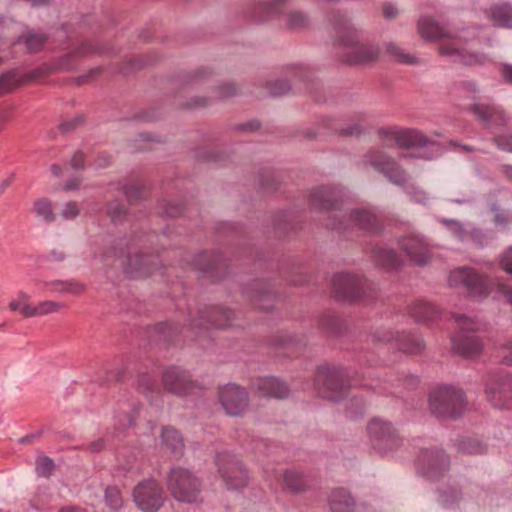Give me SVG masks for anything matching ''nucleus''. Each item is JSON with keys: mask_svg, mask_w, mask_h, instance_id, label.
Returning a JSON list of instances; mask_svg holds the SVG:
<instances>
[{"mask_svg": "<svg viewBox=\"0 0 512 512\" xmlns=\"http://www.w3.org/2000/svg\"><path fill=\"white\" fill-rule=\"evenodd\" d=\"M157 263V258L151 255H136L129 261L131 272H137L141 275H151L153 273L151 266Z\"/></svg>", "mask_w": 512, "mask_h": 512, "instance_id": "obj_31", "label": "nucleus"}, {"mask_svg": "<svg viewBox=\"0 0 512 512\" xmlns=\"http://www.w3.org/2000/svg\"><path fill=\"white\" fill-rule=\"evenodd\" d=\"M461 332L452 338V349L455 353L473 358L482 351V343L475 335L464 334V332L475 331L479 324L476 320L466 317L465 315L453 314Z\"/></svg>", "mask_w": 512, "mask_h": 512, "instance_id": "obj_5", "label": "nucleus"}, {"mask_svg": "<svg viewBox=\"0 0 512 512\" xmlns=\"http://www.w3.org/2000/svg\"><path fill=\"white\" fill-rule=\"evenodd\" d=\"M365 280L346 273L335 274L332 278V288L337 298L353 301L363 295Z\"/></svg>", "mask_w": 512, "mask_h": 512, "instance_id": "obj_14", "label": "nucleus"}, {"mask_svg": "<svg viewBox=\"0 0 512 512\" xmlns=\"http://www.w3.org/2000/svg\"><path fill=\"white\" fill-rule=\"evenodd\" d=\"M66 252L63 248H53L47 254V260L51 262H63L66 259Z\"/></svg>", "mask_w": 512, "mask_h": 512, "instance_id": "obj_51", "label": "nucleus"}, {"mask_svg": "<svg viewBox=\"0 0 512 512\" xmlns=\"http://www.w3.org/2000/svg\"><path fill=\"white\" fill-rule=\"evenodd\" d=\"M232 314L233 313L230 310H223L220 307H212L206 315H201V320H206L217 328H225L230 326Z\"/></svg>", "mask_w": 512, "mask_h": 512, "instance_id": "obj_30", "label": "nucleus"}, {"mask_svg": "<svg viewBox=\"0 0 512 512\" xmlns=\"http://www.w3.org/2000/svg\"><path fill=\"white\" fill-rule=\"evenodd\" d=\"M494 142L499 149L512 153V133L496 136Z\"/></svg>", "mask_w": 512, "mask_h": 512, "instance_id": "obj_48", "label": "nucleus"}, {"mask_svg": "<svg viewBox=\"0 0 512 512\" xmlns=\"http://www.w3.org/2000/svg\"><path fill=\"white\" fill-rule=\"evenodd\" d=\"M254 387L260 397L283 399L289 395L288 385L275 377L259 378Z\"/></svg>", "mask_w": 512, "mask_h": 512, "instance_id": "obj_20", "label": "nucleus"}, {"mask_svg": "<svg viewBox=\"0 0 512 512\" xmlns=\"http://www.w3.org/2000/svg\"><path fill=\"white\" fill-rule=\"evenodd\" d=\"M79 213L80 210L78 204L76 202L70 201L64 205L61 216L66 220H71L76 218Z\"/></svg>", "mask_w": 512, "mask_h": 512, "instance_id": "obj_46", "label": "nucleus"}, {"mask_svg": "<svg viewBox=\"0 0 512 512\" xmlns=\"http://www.w3.org/2000/svg\"><path fill=\"white\" fill-rule=\"evenodd\" d=\"M504 295L507 298V300L512 304V288H506L504 290Z\"/></svg>", "mask_w": 512, "mask_h": 512, "instance_id": "obj_62", "label": "nucleus"}, {"mask_svg": "<svg viewBox=\"0 0 512 512\" xmlns=\"http://www.w3.org/2000/svg\"><path fill=\"white\" fill-rule=\"evenodd\" d=\"M410 315L418 322H426L434 320L438 314L436 307L426 301H415L409 310Z\"/></svg>", "mask_w": 512, "mask_h": 512, "instance_id": "obj_28", "label": "nucleus"}, {"mask_svg": "<svg viewBox=\"0 0 512 512\" xmlns=\"http://www.w3.org/2000/svg\"><path fill=\"white\" fill-rule=\"evenodd\" d=\"M500 267L512 276V246L508 247L501 255Z\"/></svg>", "mask_w": 512, "mask_h": 512, "instance_id": "obj_47", "label": "nucleus"}, {"mask_svg": "<svg viewBox=\"0 0 512 512\" xmlns=\"http://www.w3.org/2000/svg\"><path fill=\"white\" fill-rule=\"evenodd\" d=\"M308 24L306 16L300 12H291L287 16V28L290 30H301Z\"/></svg>", "mask_w": 512, "mask_h": 512, "instance_id": "obj_38", "label": "nucleus"}, {"mask_svg": "<svg viewBox=\"0 0 512 512\" xmlns=\"http://www.w3.org/2000/svg\"><path fill=\"white\" fill-rule=\"evenodd\" d=\"M59 512H84V511L79 508L67 507V508H62Z\"/></svg>", "mask_w": 512, "mask_h": 512, "instance_id": "obj_64", "label": "nucleus"}, {"mask_svg": "<svg viewBox=\"0 0 512 512\" xmlns=\"http://www.w3.org/2000/svg\"><path fill=\"white\" fill-rule=\"evenodd\" d=\"M18 79L13 72L5 73L0 76V95L10 92L17 85Z\"/></svg>", "mask_w": 512, "mask_h": 512, "instance_id": "obj_40", "label": "nucleus"}, {"mask_svg": "<svg viewBox=\"0 0 512 512\" xmlns=\"http://www.w3.org/2000/svg\"><path fill=\"white\" fill-rule=\"evenodd\" d=\"M383 14L386 18L392 19V18L396 17V15L398 14V10L396 9V7H394L391 4H384Z\"/></svg>", "mask_w": 512, "mask_h": 512, "instance_id": "obj_57", "label": "nucleus"}, {"mask_svg": "<svg viewBox=\"0 0 512 512\" xmlns=\"http://www.w3.org/2000/svg\"><path fill=\"white\" fill-rule=\"evenodd\" d=\"M252 301L254 306L267 310L272 307L274 295L269 291L260 292Z\"/></svg>", "mask_w": 512, "mask_h": 512, "instance_id": "obj_41", "label": "nucleus"}, {"mask_svg": "<svg viewBox=\"0 0 512 512\" xmlns=\"http://www.w3.org/2000/svg\"><path fill=\"white\" fill-rule=\"evenodd\" d=\"M333 26L338 34L337 46L344 62L351 65H361L378 58V47L361 40L357 31L344 16L335 15Z\"/></svg>", "mask_w": 512, "mask_h": 512, "instance_id": "obj_2", "label": "nucleus"}, {"mask_svg": "<svg viewBox=\"0 0 512 512\" xmlns=\"http://www.w3.org/2000/svg\"><path fill=\"white\" fill-rule=\"evenodd\" d=\"M432 413L441 418H456L466 406V399L461 389L454 387H439L429 397Z\"/></svg>", "mask_w": 512, "mask_h": 512, "instance_id": "obj_4", "label": "nucleus"}, {"mask_svg": "<svg viewBox=\"0 0 512 512\" xmlns=\"http://www.w3.org/2000/svg\"><path fill=\"white\" fill-rule=\"evenodd\" d=\"M33 209L37 217L43 219L45 222L51 223L56 219L52 203L47 198L37 199L33 204Z\"/></svg>", "mask_w": 512, "mask_h": 512, "instance_id": "obj_36", "label": "nucleus"}, {"mask_svg": "<svg viewBox=\"0 0 512 512\" xmlns=\"http://www.w3.org/2000/svg\"><path fill=\"white\" fill-rule=\"evenodd\" d=\"M47 38L44 34L30 33L22 36L19 41L25 43L30 52H38L41 50Z\"/></svg>", "mask_w": 512, "mask_h": 512, "instance_id": "obj_37", "label": "nucleus"}, {"mask_svg": "<svg viewBox=\"0 0 512 512\" xmlns=\"http://www.w3.org/2000/svg\"><path fill=\"white\" fill-rule=\"evenodd\" d=\"M368 434L373 446L379 451H390L401 445L396 430L388 422L375 418L368 425Z\"/></svg>", "mask_w": 512, "mask_h": 512, "instance_id": "obj_11", "label": "nucleus"}, {"mask_svg": "<svg viewBox=\"0 0 512 512\" xmlns=\"http://www.w3.org/2000/svg\"><path fill=\"white\" fill-rule=\"evenodd\" d=\"M62 302L44 300L34 305L30 303V295L26 292H19L17 297L9 303L12 311H18L25 318L43 317L49 314L60 312L64 308Z\"/></svg>", "mask_w": 512, "mask_h": 512, "instance_id": "obj_10", "label": "nucleus"}, {"mask_svg": "<svg viewBox=\"0 0 512 512\" xmlns=\"http://www.w3.org/2000/svg\"><path fill=\"white\" fill-rule=\"evenodd\" d=\"M343 372L335 367L320 366L316 374V383L322 387H319V391L323 397L331 400L340 398L345 392V385L343 383Z\"/></svg>", "mask_w": 512, "mask_h": 512, "instance_id": "obj_12", "label": "nucleus"}, {"mask_svg": "<svg viewBox=\"0 0 512 512\" xmlns=\"http://www.w3.org/2000/svg\"><path fill=\"white\" fill-rule=\"evenodd\" d=\"M375 261L378 265L391 269L399 265L397 254L391 249L377 248L373 250Z\"/></svg>", "mask_w": 512, "mask_h": 512, "instance_id": "obj_35", "label": "nucleus"}, {"mask_svg": "<svg viewBox=\"0 0 512 512\" xmlns=\"http://www.w3.org/2000/svg\"><path fill=\"white\" fill-rule=\"evenodd\" d=\"M8 122V115L5 113H0V131H2Z\"/></svg>", "mask_w": 512, "mask_h": 512, "instance_id": "obj_61", "label": "nucleus"}, {"mask_svg": "<svg viewBox=\"0 0 512 512\" xmlns=\"http://www.w3.org/2000/svg\"><path fill=\"white\" fill-rule=\"evenodd\" d=\"M236 90L237 89H236L235 85H233L231 83L225 84L219 88V97L227 98V97L233 96L236 94Z\"/></svg>", "mask_w": 512, "mask_h": 512, "instance_id": "obj_52", "label": "nucleus"}, {"mask_svg": "<svg viewBox=\"0 0 512 512\" xmlns=\"http://www.w3.org/2000/svg\"><path fill=\"white\" fill-rule=\"evenodd\" d=\"M289 90L290 85L286 81H277L271 86L270 93L273 96H282L287 94Z\"/></svg>", "mask_w": 512, "mask_h": 512, "instance_id": "obj_49", "label": "nucleus"}, {"mask_svg": "<svg viewBox=\"0 0 512 512\" xmlns=\"http://www.w3.org/2000/svg\"><path fill=\"white\" fill-rule=\"evenodd\" d=\"M397 146L400 148H411L428 146L431 140L419 130L406 129L392 133Z\"/></svg>", "mask_w": 512, "mask_h": 512, "instance_id": "obj_22", "label": "nucleus"}, {"mask_svg": "<svg viewBox=\"0 0 512 512\" xmlns=\"http://www.w3.org/2000/svg\"><path fill=\"white\" fill-rule=\"evenodd\" d=\"M132 496L136 506L142 512H157L165 501L163 488L154 479L138 483L133 489Z\"/></svg>", "mask_w": 512, "mask_h": 512, "instance_id": "obj_7", "label": "nucleus"}, {"mask_svg": "<svg viewBox=\"0 0 512 512\" xmlns=\"http://www.w3.org/2000/svg\"><path fill=\"white\" fill-rule=\"evenodd\" d=\"M45 287L51 293L81 295L86 286L76 280H54L45 283Z\"/></svg>", "mask_w": 512, "mask_h": 512, "instance_id": "obj_24", "label": "nucleus"}, {"mask_svg": "<svg viewBox=\"0 0 512 512\" xmlns=\"http://www.w3.org/2000/svg\"><path fill=\"white\" fill-rule=\"evenodd\" d=\"M476 117L486 125H489L492 121H499L505 123L507 118L502 109L485 104H475L472 108Z\"/></svg>", "mask_w": 512, "mask_h": 512, "instance_id": "obj_25", "label": "nucleus"}, {"mask_svg": "<svg viewBox=\"0 0 512 512\" xmlns=\"http://www.w3.org/2000/svg\"><path fill=\"white\" fill-rule=\"evenodd\" d=\"M51 170H52L53 174L56 175V176L61 174V167L59 165H57V164H53L51 166Z\"/></svg>", "mask_w": 512, "mask_h": 512, "instance_id": "obj_63", "label": "nucleus"}, {"mask_svg": "<svg viewBox=\"0 0 512 512\" xmlns=\"http://www.w3.org/2000/svg\"><path fill=\"white\" fill-rule=\"evenodd\" d=\"M334 190L330 187H319L311 192V205L319 210L332 209L335 204L333 201Z\"/></svg>", "mask_w": 512, "mask_h": 512, "instance_id": "obj_27", "label": "nucleus"}, {"mask_svg": "<svg viewBox=\"0 0 512 512\" xmlns=\"http://www.w3.org/2000/svg\"><path fill=\"white\" fill-rule=\"evenodd\" d=\"M218 471L228 489H243L248 484V474L242 463L233 455L223 452L217 456Z\"/></svg>", "mask_w": 512, "mask_h": 512, "instance_id": "obj_8", "label": "nucleus"}, {"mask_svg": "<svg viewBox=\"0 0 512 512\" xmlns=\"http://www.w3.org/2000/svg\"><path fill=\"white\" fill-rule=\"evenodd\" d=\"M124 193H125L127 199L130 202H133L142 197V194L144 193V189L140 188L139 186L132 185L130 187L125 188Z\"/></svg>", "mask_w": 512, "mask_h": 512, "instance_id": "obj_50", "label": "nucleus"}, {"mask_svg": "<svg viewBox=\"0 0 512 512\" xmlns=\"http://www.w3.org/2000/svg\"><path fill=\"white\" fill-rule=\"evenodd\" d=\"M72 168L78 170L84 167V155L81 151H77L71 159Z\"/></svg>", "mask_w": 512, "mask_h": 512, "instance_id": "obj_55", "label": "nucleus"}, {"mask_svg": "<svg viewBox=\"0 0 512 512\" xmlns=\"http://www.w3.org/2000/svg\"><path fill=\"white\" fill-rule=\"evenodd\" d=\"M282 489L290 494H299L310 488L308 478L296 470H286L281 475Z\"/></svg>", "mask_w": 512, "mask_h": 512, "instance_id": "obj_21", "label": "nucleus"}, {"mask_svg": "<svg viewBox=\"0 0 512 512\" xmlns=\"http://www.w3.org/2000/svg\"><path fill=\"white\" fill-rule=\"evenodd\" d=\"M219 400L225 410L230 416H241L248 407V393L247 391L236 385L228 384L219 390Z\"/></svg>", "mask_w": 512, "mask_h": 512, "instance_id": "obj_13", "label": "nucleus"}, {"mask_svg": "<svg viewBox=\"0 0 512 512\" xmlns=\"http://www.w3.org/2000/svg\"><path fill=\"white\" fill-rule=\"evenodd\" d=\"M332 512H353L354 500L345 489L332 491L329 499Z\"/></svg>", "mask_w": 512, "mask_h": 512, "instance_id": "obj_26", "label": "nucleus"}, {"mask_svg": "<svg viewBox=\"0 0 512 512\" xmlns=\"http://www.w3.org/2000/svg\"><path fill=\"white\" fill-rule=\"evenodd\" d=\"M500 71L504 81L512 85V64H503Z\"/></svg>", "mask_w": 512, "mask_h": 512, "instance_id": "obj_56", "label": "nucleus"}, {"mask_svg": "<svg viewBox=\"0 0 512 512\" xmlns=\"http://www.w3.org/2000/svg\"><path fill=\"white\" fill-rule=\"evenodd\" d=\"M349 220L362 229L374 232L379 228L378 219L375 215L364 210H356L349 214Z\"/></svg>", "mask_w": 512, "mask_h": 512, "instance_id": "obj_29", "label": "nucleus"}, {"mask_svg": "<svg viewBox=\"0 0 512 512\" xmlns=\"http://www.w3.org/2000/svg\"><path fill=\"white\" fill-rule=\"evenodd\" d=\"M417 33L426 42H439L438 52L453 62L466 66H482L487 62L484 53L472 51L470 46L478 40L475 33L468 36L465 33L451 32L430 17H422L417 21Z\"/></svg>", "mask_w": 512, "mask_h": 512, "instance_id": "obj_1", "label": "nucleus"}, {"mask_svg": "<svg viewBox=\"0 0 512 512\" xmlns=\"http://www.w3.org/2000/svg\"><path fill=\"white\" fill-rule=\"evenodd\" d=\"M108 215L113 222H120L126 215V209L118 203H110L108 205Z\"/></svg>", "mask_w": 512, "mask_h": 512, "instance_id": "obj_44", "label": "nucleus"}, {"mask_svg": "<svg viewBox=\"0 0 512 512\" xmlns=\"http://www.w3.org/2000/svg\"><path fill=\"white\" fill-rule=\"evenodd\" d=\"M287 0H271L269 3L259 4L255 8L257 21L262 22L268 20L273 14L281 11Z\"/></svg>", "mask_w": 512, "mask_h": 512, "instance_id": "obj_33", "label": "nucleus"}, {"mask_svg": "<svg viewBox=\"0 0 512 512\" xmlns=\"http://www.w3.org/2000/svg\"><path fill=\"white\" fill-rule=\"evenodd\" d=\"M367 122V117L364 114L358 115L357 123L347 126L341 130V133L349 136H358L364 129V124Z\"/></svg>", "mask_w": 512, "mask_h": 512, "instance_id": "obj_43", "label": "nucleus"}, {"mask_svg": "<svg viewBox=\"0 0 512 512\" xmlns=\"http://www.w3.org/2000/svg\"><path fill=\"white\" fill-rule=\"evenodd\" d=\"M105 502L111 509L121 508L123 501L120 491L116 487H108L105 491Z\"/></svg>", "mask_w": 512, "mask_h": 512, "instance_id": "obj_39", "label": "nucleus"}, {"mask_svg": "<svg viewBox=\"0 0 512 512\" xmlns=\"http://www.w3.org/2000/svg\"><path fill=\"white\" fill-rule=\"evenodd\" d=\"M491 18L498 26L510 27L512 25V5L504 3L493 7Z\"/></svg>", "mask_w": 512, "mask_h": 512, "instance_id": "obj_34", "label": "nucleus"}, {"mask_svg": "<svg viewBox=\"0 0 512 512\" xmlns=\"http://www.w3.org/2000/svg\"><path fill=\"white\" fill-rule=\"evenodd\" d=\"M162 382L166 390L178 395H186L196 389V384L191 380L188 372L177 367L165 370Z\"/></svg>", "mask_w": 512, "mask_h": 512, "instance_id": "obj_17", "label": "nucleus"}, {"mask_svg": "<svg viewBox=\"0 0 512 512\" xmlns=\"http://www.w3.org/2000/svg\"><path fill=\"white\" fill-rule=\"evenodd\" d=\"M402 250L417 265H425L429 260L428 244L423 237L410 235L400 240Z\"/></svg>", "mask_w": 512, "mask_h": 512, "instance_id": "obj_19", "label": "nucleus"}, {"mask_svg": "<svg viewBox=\"0 0 512 512\" xmlns=\"http://www.w3.org/2000/svg\"><path fill=\"white\" fill-rule=\"evenodd\" d=\"M363 166L374 168L395 185L403 186L408 182L406 172L393 158L381 151H369L364 156Z\"/></svg>", "mask_w": 512, "mask_h": 512, "instance_id": "obj_6", "label": "nucleus"}, {"mask_svg": "<svg viewBox=\"0 0 512 512\" xmlns=\"http://www.w3.org/2000/svg\"><path fill=\"white\" fill-rule=\"evenodd\" d=\"M503 359L506 364L512 365V342L507 345Z\"/></svg>", "mask_w": 512, "mask_h": 512, "instance_id": "obj_58", "label": "nucleus"}, {"mask_svg": "<svg viewBox=\"0 0 512 512\" xmlns=\"http://www.w3.org/2000/svg\"><path fill=\"white\" fill-rule=\"evenodd\" d=\"M502 173L509 181L512 182V165H503Z\"/></svg>", "mask_w": 512, "mask_h": 512, "instance_id": "obj_59", "label": "nucleus"}, {"mask_svg": "<svg viewBox=\"0 0 512 512\" xmlns=\"http://www.w3.org/2000/svg\"><path fill=\"white\" fill-rule=\"evenodd\" d=\"M54 469V462L49 457H39L36 461V471L38 475L47 477Z\"/></svg>", "mask_w": 512, "mask_h": 512, "instance_id": "obj_42", "label": "nucleus"}, {"mask_svg": "<svg viewBox=\"0 0 512 512\" xmlns=\"http://www.w3.org/2000/svg\"><path fill=\"white\" fill-rule=\"evenodd\" d=\"M460 449L465 453L481 454L486 451V447L478 441L469 440L463 442Z\"/></svg>", "mask_w": 512, "mask_h": 512, "instance_id": "obj_45", "label": "nucleus"}, {"mask_svg": "<svg viewBox=\"0 0 512 512\" xmlns=\"http://www.w3.org/2000/svg\"><path fill=\"white\" fill-rule=\"evenodd\" d=\"M388 55L396 62L401 64L414 65L418 64L419 60L415 55L406 52L401 46L396 43L390 42L386 45Z\"/></svg>", "mask_w": 512, "mask_h": 512, "instance_id": "obj_32", "label": "nucleus"}, {"mask_svg": "<svg viewBox=\"0 0 512 512\" xmlns=\"http://www.w3.org/2000/svg\"><path fill=\"white\" fill-rule=\"evenodd\" d=\"M79 184H80V182H79L78 180H76V179H75V180H71V181H69V182H67V183H66L65 188H66L67 190L76 189V188H78V187H79Z\"/></svg>", "mask_w": 512, "mask_h": 512, "instance_id": "obj_60", "label": "nucleus"}, {"mask_svg": "<svg viewBox=\"0 0 512 512\" xmlns=\"http://www.w3.org/2000/svg\"><path fill=\"white\" fill-rule=\"evenodd\" d=\"M373 338L382 343L395 342V346L400 350L408 354H418L423 351L425 344L420 339L413 335L392 331H383L377 333Z\"/></svg>", "mask_w": 512, "mask_h": 512, "instance_id": "obj_16", "label": "nucleus"}, {"mask_svg": "<svg viewBox=\"0 0 512 512\" xmlns=\"http://www.w3.org/2000/svg\"><path fill=\"white\" fill-rule=\"evenodd\" d=\"M448 282L450 286L464 287L473 297H486L491 291L488 279L471 268L453 270Z\"/></svg>", "mask_w": 512, "mask_h": 512, "instance_id": "obj_9", "label": "nucleus"}, {"mask_svg": "<svg viewBox=\"0 0 512 512\" xmlns=\"http://www.w3.org/2000/svg\"><path fill=\"white\" fill-rule=\"evenodd\" d=\"M489 402L496 408H509L512 405V377H494L486 387Z\"/></svg>", "mask_w": 512, "mask_h": 512, "instance_id": "obj_15", "label": "nucleus"}, {"mask_svg": "<svg viewBox=\"0 0 512 512\" xmlns=\"http://www.w3.org/2000/svg\"><path fill=\"white\" fill-rule=\"evenodd\" d=\"M167 488L176 501L195 503L199 499L202 483L190 470L174 467L168 474Z\"/></svg>", "mask_w": 512, "mask_h": 512, "instance_id": "obj_3", "label": "nucleus"}, {"mask_svg": "<svg viewBox=\"0 0 512 512\" xmlns=\"http://www.w3.org/2000/svg\"><path fill=\"white\" fill-rule=\"evenodd\" d=\"M95 51L96 48L91 43H83L75 50L74 55L85 56Z\"/></svg>", "mask_w": 512, "mask_h": 512, "instance_id": "obj_53", "label": "nucleus"}, {"mask_svg": "<svg viewBox=\"0 0 512 512\" xmlns=\"http://www.w3.org/2000/svg\"><path fill=\"white\" fill-rule=\"evenodd\" d=\"M106 447L105 440L103 438H99L93 442H91L87 449L91 451L92 453H98L104 450Z\"/></svg>", "mask_w": 512, "mask_h": 512, "instance_id": "obj_54", "label": "nucleus"}, {"mask_svg": "<svg viewBox=\"0 0 512 512\" xmlns=\"http://www.w3.org/2000/svg\"><path fill=\"white\" fill-rule=\"evenodd\" d=\"M162 447L169 451L175 458H180L184 454V442L180 433L172 428L165 427L161 433Z\"/></svg>", "mask_w": 512, "mask_h": 512, "instance_id": "obj_23", "label": "nucleus"}, {"mask_svg": "<svg viewBox=\"0 0 512 512\" xmlns=\"http://www.w3.org/2000/svg\"><path fill=\"white\" fill-rule=\"evenodd\" d=\"M450 461L441 450L421 451L417 458V466L421 473L435 477L449 467Z\"/></svg>", "mask_w": 512, "mask_h": 512, "instance_id": "obj_18", "label": "nucleus"}]
</instances>
